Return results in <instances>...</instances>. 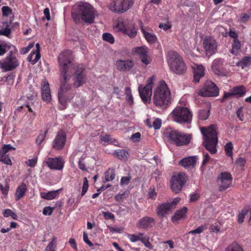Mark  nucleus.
<instances>
[{"label":"nucleus","mask_w":251,"mask_h":251,"mask_svg":"<svg viewBox=\"0 0 251 251\" xmlns=\"http://www.w3.org/2000/svg\"><path fill=\"white\" fill-rule=\"evenodd\" d=\"M72 60V52L70 50L62 51L58 56L60 86L58 92V99L60 104L59 107L60 110L65 109L68 101L73 98L69 96V91L72 89L69 81L72 68L77 64L73 63Z\"/></svg>","instance_id":"1"},{"label":"nucleus","mask_w":251,"mask_h":251,"mask_svg":"<svg viewBox=\"0 0 251 251\" xmlns=\"http://www.w3.org/2000/svg\"><path fill=\"white\" fill-rule=\"evenodd\" d=\"M201 131L203 136V146L211 154L216 153L218 142L216 126L211 125L207 127H201Z\"/></svg>","instance_id":"2"},{"label":"nucleus","mask_w":251,"mask_h":251,"mask_svg":"<svg viewBox=\"0 0 251 251\" xmlns=\"http://www.w3.org/2000/svg\"><path fill=\"white\" fill-rule=\"evenodd\" d=\"M153 102L159 107H166L171 103V92L164 80H161L153 93Z\"/></svg>","instance_id":"3"},{"label":"nucleus","mask_w":251,"mask_h":251,"mask_svg":"<svg viewBox=\"0 0 251 251\" xmlns=\"http://www.w3.org/2000/svg\"><path fill=\"white\" fill-rule=\"evenodd\" d=\"M167 62L171 71L177 75H183L187 67L183 58L175 51L171 50L168 53Z\"/></svg>","instance_id":"4"},{"label":"nucleus","mask_w":251,"mask_h":251,"mask_svg":"<svg viewBox=\"0 0 251 251\" xmlns=\"http://www.w3.org/2000/svg\"><path fill=\"white\" fill-rule=\"evenodd\" d=\"M163 135L171 143L176 146L188 145L191 139V135L179 132L171 127L166 128L164 131Z\"/></svg>","instance_id":"5"},{"label":"nucleus","mask_w":251,"mask_h":251,"mask_svg":"<svg viewBox=\"0 0 251 251\" xmlns=\"http://www.w3.org/2000/svg\"><path fill=\"white\" fill-rule=\"evenodd\" d=\"M72 77V87L78 88L86 82L87 77L85 67L83 64H77L72 68L71 78ZM71 84V83H70Z\"/></svg>","instance_id":"6"},{"label":"nucleus","mask_w":251,"mask_h":251,"mask_svg":"<svg viewBox=\"0 0 251 251\" xmlns=\"http://www.w3.org/2000/svg\"><path fill=\"white\" fill-rule=\"evenodd\" d=\"M171 115L174 121L179 123H190L192 119V114L189 109L184 106H176Z\"/></svg>","instance_id":"7"},{"label":"nucleus","mask_w":251,"mask_h":251,"mask_svg":"<svg viewBox=\"0 0 251 251\" xmlns=\"http://www.w3.org/2000/svg\"><path fill=\"white\" fill-rule=\"evenodd\" d=\"M78 16L84 22L88 24L94 23L95 14L93 8L87 3H81L78 5Z\"/></svg>","instance_id":"8"},{"label":"nucleus","mask_w":251,"mask_h":251,"mask_svg":"<svg viewBox=\"0 0 251 251\" xmlns=\"http://www.w3.org/2000/svg\"><path fill=\"white\" fill-rule=\"evenodd\" d=\"M134 3V0H112L108 6L114 13H123L130 9Z\"/></svg>","instance_id":"9"},{"label":"nucleus","mask_w":251,"mask_h":251,"mask_svg":"<svg viewBox=\"0 0 251 251\" xmlns=\"http://www.w3.org/2000/svg\"><path fill=\"white\" fill-rule=\"evenodd\" d=\"M179 201V199L176 198L171 202L158 204L156 208L157 215L162 218L166 217L176 208V206Z\"/></svg>","instance_id":"10"},{"label":"nucleus","mask_w":251,"mask_h":251,"mask_svg":"<svg viewBox=\"0 0 251 251\" xmlns=\"http://www.w3.org/2000/svg\"><path fill=\"white\" fill-rule=\"evenodd\" d=\"M17 51L16 49L9 51L1 63L0 67L5 71H13L19 65V61L14 55Z\"/></svg>","instance_id":"11"},{"label":"nucleus","mask_w":251,"mask_h":251,"mask_svg":"<svg viewBox=\"0 0 251 251\" xmlns=\"http://www.w3.org/2000/svg\"><path fill=\"white\" fill-rule=\"evenodd\" d=\"M188 179L186 174L183 173H180L176 175L173 176L171 179V186L172 191L176 193L180 192L183 186Z\"/></svg>","instance_id":"12"},{"label":"nucleus","mask_w":251,"mask_h":251,"mask_svg":"<svg viewBox=\"0 0 251 251\" xmlns=\"http://www.w3.org/2000/svg\"><path fill=\"white\" fill-rule=\"evenodd\" d=\"M219 93V90L216 85L211 80H207L199 90L198 94L203 97H216Z\"/></svg>","instance_id":"13"},{"label":"nucleus","mask_w":251,"mask_h":251,"mask_svg":"<svg viewBox=\"0 0 251 251\" xmlns=\"http://www.w3.org/2000/svg\"><path fill=\"white\" fill-rule=\"evenodd\" d=\"M153 85V78L150 77L148 79L147 84L143 88L141 86L139 87L140 96L145 103H150L152 95V88Z\"/></svg>","instance_id":"14"},{"label":"nucleus","mask_w":251,"mask_h":251,"mask_svg":"<svg viewBox=\"0 0 251 251\" xmlns=\"http://www.w3.org/2000/svg\"><path fill=\"white\" fill-rule=\"evenodd\" d=\"M203 47L207 56L215 54L217 50V44L216 40L210 36H206L203 41Z\"/></svg>","instance_id":"15"},{"label":"nucleus","mask_w":251,"mask_h":251,"mask_svg":"<svg viewBox=\"0 0 251 251\" xmlns=\"http://www.w3.org/2000/svg\"><path fill=\"white\" fill-rule=\"evenodd\" d=\"M232 180L231 175L227 172L221 173L217 178V182L219 185V191L226 190L231 185Z\"/></svg>","instance_id":"16"},{"label":"nucleus","mask_w":251,"mask_h":251,"mask_svg":"<svg viewBox=\"0 0 251 251\" xmlns=\"http://www.w3.org/2000/svg\"><path fill=\"white\" fill-rule=\"evenodd\" d=\"M118 31H121L130 38H134L137 34V29L133 24L126 25L123 23H118L115 26Z\"/></svg>","instance_id":"17"},{"label":"nucleus","mask_w":251,"mask_h":251,"mask_svg":"<svg viewBox=\"0 0 251 251\" xmlns=\"http://www.w3.org/2000/svg\"><path fill=\"white\" fill-rule=\"evenodd\" d=\"M127 237L132 242L140 241L149 249L153 248V246L150 242V237L143 233L139 232L137 234H128Z\"/></svg>","instance_id":"18"},{"label":"nucleus","mask_w":251,"mask_h":251,"mask_svg":"<svg viewBox=\"0 0 251 251\" xmlns=\"http://www.w3.org/2000/svg\"><path fill=\"white\" fill-rule=\"evenodd\" d=\"M132 51L139 56L141 62L146 66L151 63V59L148 55V49L145 46L134 48Z\"/></svg>","instance_id":"19"},{"label":"nucleus","mask_w":251,"mask_h":251,"mask_svg":"<svg viewBox=\"0 0 251 251\" xmlns=\"http://www.w3.org/2000/svg\"><path fill=\"white\" fill-rule=\"evenodd\" d=\"M66 134L62 130H60L56 135L52 142V148L56 150L62 149L66 143Z\"/></svg>","instance_id":"20"},{"label":"nucleus","mask_w":251,"mask_h":251,"mask_svg":"<svg viewBox=\"0 0 251 251\" xmlns=\"http://www.w3.org/2000/svg\"><path fill=\"white\" fill-rule=\"evenodd\" d=\"M246 92L245 87L243 85L233 87L230 92H225L221 100L222 102L226 100L231 98L233 96H237L238 97H243Z\"/></svg>","instance_id":"21"},{"label":"nucleus","mask_w":251,"mask_h":251,"mask_svg":"<svg viewBox=\"0 0 251 251\" xmlns=\"http://www.w3.org/2000/svg\"><path fill=\"white\" fill-rule=\"evenodd\" d=\"M46 164L50 169L61 170L64 167V162L61 157H49L46 161Z\"/></svg>","instance_id":"22"},{"label":"nucleus","mask_w":251,"mask_h":251,"mask_svg":"<svg viewBox=\"0 0 251 251\" xmlns=\"http://www.w3.org/2000/svg\"><path fill=\"white\" fill-rule=\"evenodd\" d=\"M211 68L212 71L216 75L219 76L226 75L223 59L220 58L215 59L212 62Z\"/></svg>","instance_id":"23"},{"label":"nucleus","mask_w":251,"mask_h":251,"mask_svg":"<svg viewBox=\"0 0 251 251\" xmlns=\"http://www.w3.org/2000/svg\"><path fill=\"white\" fill-rule=\"evenodd\" d=\"M154 223L155 220L153 218L145 216L139 220L136 226L138 228L147 229L152 227Z\"/></svg>","instance_id":"24"},{"label":"nucleus","mask_w":251,"mask_h":251,"mask_svg":"<svg viewBox=\"0 0 251 251\" xmlns=\"http://www.w3.org/2000/svg\"><path fill=\"white\" fill-rule=\"evenodd\" d=\"M134 63L131 60H118L116 63L117 69L121 71H127L131 70L134 66Z\"/></svg>","instance_id":"25"},{"label":"nucleus","mask_w":251,"mask_h":251,"mask_svg":"<svg viewBox=\"0 0 251 251\" xmlns=\"http://www.w3.org/2000/svg\"><path fill=\"white\" fill-rule=\"evenodd\" d=\"M42 98L43 100L48 103L51 100L50 90L48 81L44 79L41 84Z\"/></svg>","instance_id":"26"},{"label":"nucleus","mask_w":251,"mask_h":251,"mask_svg":"<svg viewBox=\"0 0 251 251\" xmlns=\"http://www.w3.org/2000/svg\"><path fill=\"white\" fill-rule=\"evenodd\" d=\"M140 27L141 31L147 41L151 44L154 43L157 38L156 36L152 32L151 30V29L147 28V30L143 26L142 23H141Z\"/></svg>","instance_id":"27"},{"label":"nucleus","mask_w":251,"mask_h":251,"mask_svg":"<svg viewBox=\"0 0 251 251\" xmlns=\"http://www.w3.org/2000/svg\"><path fill=\"white\" fill-rule=\"evenodd\" d=\"M193 69V81L195 83H199L200 79L205 75V69L202 65L197 64Z\"/></svg>","instance_id":"28"},{"label":"nucleus","mask_w":251,"mask_h":251,"mask_svg":"<svg viewBox=\"0 0 251 251\" xmlns=\"http://www.w3.org/2000/svg\"><path fill=\"white\" fill-rule=\"evenodd\" d=\"M196 159L195 156L184 158L179 162V164L187 169L193 168L196 165Z\"/></svg>","instance_id":"29"},{"label":"nucleus","mask_w":251,"mask_h":251,"mask_svg":"<svg viewBox=\"0 0 251 251\" xmlns=\"http://www.w3.org/2000/svg\"><path fill=\"white\" fill-rule=\"evenodd\" d=\"M27 191V187L26 184L23 182L21 185H20L18 188H17L15 194V199L16 201H19L21 198L24 197L25 194V193Z\"/></svg>","instance_id":"30"},{"label":"nucleus","mask_w":251,"mask_h":251,"mask_svg":"<svg viewBox=\"0 0 251 251\" xmlns=\"http://www.w3.org/2000/svg\"><path fill=\"white\" fill-rule=\"evenodd\" d=\"M187 211L188 209L186 207H183L181 209L177 210L172 218L173 222L175 223L185 218Z\"/></svg>","instance_id":"31"},{"label":"nucleus","mask_w":251,"mask_h":251,"mask_svg":"<svg viewBox=\"0 0 251 251\" xmlns=\"http://www.w3.org/2000/svg\"><path fill=\"white\" fill-rule=\"evenodd\" d=\"M61 190V189H59L56 191H49L47 193L41 192L40 193V196L42 199L47 200H51L58 196Z\"/></svg>","instance_id":"32"},{"label":"nucleus","mask_w":251,"mask_h":251,"mask_svg":"<svg viewBox=\"0 0 251 251\" xmlns=\"http://www.w3.org/2000/svg\"><path fill=\"white\" fill-rule=\"evenodd\" d=\"M15 49V47L9 43H2L0 44V56H2L7 51L13 50Z\"/></svg>","instance_id":"33"},{"label":"nucleus","mask_w":251,"mask_h":251,"mask_svg":"<svg viewBox=\"0 0 251 251\" xmlns=\"http://www.w3.org/2000/svg\"><path fill=\"white\" fill-rule=\"evenodd\" d=\"M241 47V42L238 39L233 40L230 52L234 55H237L240 50Z\"/></svg>","instance_id":"34"},{"label":"nucleus","mask_w":251,"mask_h":251,"mask_svg":"<svg viewBox=\"0 0 251 251\" xmlns=\"http://www.w3.org/2000/svg\"><path fill=\"white\" fill-rule=\"evenodd\" d=\"M225 251H244V250L236 242H233L226 247Z\"/></svg>","instance_id":"35"},{"label":"nucleus","mask_w":251,"mask_h":251,"mask_svg":"<svg viewBox=\"0 0 251 251\" xmlns=\"http://www.w3.org/2000/svg\"><path fill=\"white\" fill-rule=\"evenodd\" d=\"M251 63V57L245 56L236 63V66L244 69Z\"/></svg>","instance_id":"36"},{"label":"nucleus","mask_w":251,"mask_h":251,"mask_svg":"<svg viewBox=\"0 0 251 251\" xmlns=\"http://www.w3.org/2000/svg\"><path fill=\"white\" fill-rule=\"evenodd\" d=\"M115 171L114 168H109L105 173V180L106 181H112L115 177Z\"/></svg>","instance_id":"37"},{"label":"nucleus","mask_w":251,"mask_h":251,"mask_svg":"<svg viewBox=\"0 0 251 251\" xmlns=\"http://www.w3.org/2000/svg\"><path fill=\"white\" fill-rule=\"evenodd\" d=\"M233 145L231 142H227L224 147L226 155L230 157L232 160H233Z\"/></svg>","instance_id":"38"},{"label":"nucleus","mask_w":251,"mask_h":251,"mask_svg":"<svg viewBox=\"0 0 251 251\" xmlns=\"http://www.w3.org/2000/svg\"><path fill=\"white\" fill-rule=\"evenodd\" d=\"M210 115V110L201 109L198 112V118L201 120H205L208 119Z\"/></svg>","instance_id":"39"},{"label":"nucleus","mask_w":251,"mask_h":251,"mask_svg":"<svg viewBox=\"0 0 251 251\" xmlns=\"http://www.w3.org/2000/svg\"><path fill=\"white\" fill-rule=\"evenodd\" d=\"M56 237L53 236L51 241L49 243L46 247L45 251H56L55 249L56 247Z\"/></svg>","instance_id":"40"},{"label":"nucleus","mask_w":251,"mask_h":251,"mask_svg":"<svg viewBox=\"0 0 251 251\" xmlns=\"http://www.w3.org/2000/svg\"><path fill=\"white\" fill-rule=\"evenodd\" d=\"M115 153L118 158L121 160L126 159L128 155V152L124 150L116 151Z\"/></svg>","instance_id":"41"},{"label":"nucleus","mask_w":251,"mask_h":251,"mask_svg":"<svg viewBox=\"0 0 251 251\" xmlns=\"http://www.w3.org/2000/svg\"><path fill=\"white\" fill-rule=\"evenodd\" d=\"M102 39L111 44H114L115 42V39L113 36L109 33H104L102 34Z\"/></svg>","instance_id":"42"},{"label":"nucleus","mask_w":251,"mask_h":251,"mask_svg":"<svg viewBox=\"0 0 251 251\" xmlns=\"http://www.w3.org/2000/svg\"><path fill=\"white\" fill-rule=\"evenodd\" d=\"M48 132V130L47 129L44 133H40L37 136L36 140V143L38 145H40L45 140L46 135Z\"/></svg>","instance_id":"43"},{"label":"nucleus","mask_w":251,"mask_h":251,"mask_svg":"<svg viewBox=\"0 0 251 251\" xmlns=\"http://www.w3.org/2000/svg\"><path fill=\"white\" fill-rule=\"evenodd\" d=\"M131 180V176L128 173L126 176H122L121 178L120 184L121 186L127 185Z\"/></svg>","instance_id":"44"},{"label":"nucleus","mask_w":251,"mask_h":251,"mask_svg":"<svg viewBox=\"0 0 251 251\" xmlns=\"http://www.w3.org/2000/svg\"><path fill=\"white\" fill-rule=\"evenodd\" d=\"M15 148L11 145H4L0 150V155H6V153L11 150H15Z\"/></svg>","instance_id":"45"},{"label":"nucleus","mask_w":251,"mask_h":251,"mask_svg":"<svg viewBox=\"0 0 251 251\" xmlns=\"http://www.w3.org/2000/svg\"><path fill=\"white\" fill-rule=\"evenodd\" d=\"M126 100L130 105L133 103V98L130 88L126 87L125 89Z\"/></svg>","instance_id":"46"},{"label":"nucleus","mask_w":251,"mask_h":251,"mask_svg":"<svg viewBox=\"0 0 251 251\" xmlns=\"http://www.w3.org/2000/svg\"><path fill=\"white\" fill-rule=\"evenodd\" d=\"M36 50H34V51H35L36 55L35 56V58L33 59V61H32V64H35L37 61L40 59L41 57V54L40 53V44L39 43H37L36 44Z\"/></svg>","instance_id":"47"},{"label":"nucleus","mask_w":251,"mask_h":251,"mask_svg":"<svg viewBox=\"0 0 251 251\" xmlns=\"http://www.w3.org/2000/svg\"><path fill=\"white\" fill-rule=\"evenodd\" d=\"M0 162L6 165H12V161L8 155H0Z\"/></svg>","instance_id":"48"},{"label":"nucleus","mask_w":251,"mask_h":251,"mask_svg":"<svg viewBox=\"0 0 251 251\" xmlns=\"http://www.w3.org/2000/svg\"><path fill=\"white\" fill-rule=\"evenodd\" d=\"M85 158V156L82 155L79 160L78 164V168L81 170L83 171H87V168L85 166V162L84 161Z\"/></svg>","instance_id":"49"},{"label":"nucleus","mask_w":251,"mask_h":251,"mask_svg":"<svg viewBox=\"0 0 251 251\" xmlns=\"http://www.w3.org/2000/svg\"><path fill=\"white\" fill-rule=\"evenodd\" d=\"M206 229L205 225L201 226L195 229L191 230L189 233L191 234H200L204 230Z\"/></svg>","instance_id":"50"},{"label":"nucleus","mask_w":251,"mask_h":251,"mask_svg":"<svg viewBox=\"0 0 251 251\" xmlns=\"http://www.w3.org/2000/svg\"><path fill=\"white\" fill-rule=\"evenodd\" d=\"M1 11L3 16L6 17L9 16L12 13L11 8L7 6H3L1 8Z\"/></svg>","instance_id":"51"},{"label":"nucleus","mask_w":251,"mask_h":251,"mask_svg":"<svg viewBox=\"0 0 251 251\" xmlns=\"http://www.w3.org/2000/svg\"><path fill=\"white\" fill-rule=\"evenodd\" d=\"M102 214L104 217L105 220H111L112 221H115L114 215L110 212H104L102 211Z\"/></svg>","instance_id":"52"},{"label":"nucleus","mask_w":251,"mask_h":251,"mask_svg":"<svg viewBox=\"0 0 251 251\" xmlns=\"http://www.w3.org/2000/svg\"><path fill=\"white\" fill-rule=\"evenodd\" d=\"M89 185H88V181L86 177L84 178L83 180V185L82 187V189L81 193V196H83L86 192L87 191V190L88 189Z\"/></svg>","instance_id":"53"},{"label":"nucleus","mask_w":251,"mask_h":251,"mask_svg":"<svg viewBox=\"0 0 251 251\" xmlns=\"http://www.w3.org/2000/svg\"><path fill=\"white\" fill-rule=\"evenodd\" d=\"M246 163V159L243 157H239L235 161V164L241 167H244Z\"/></svg>","instance_id":"54"},{"label":"nucleus","mask_w":251,"mask_h":251,"mask_svg":"<svg viewBox=\"0 0 251 251\" xmlns=\"http://www.w3.org/2000/svg\"><path fill=\"white\" fill-rule=\"evenodd\" d=\"M54 207L50 206L45 207L43 210V214L44 215H51L53 212Z\"/></svg>","instance_id":"55"},{"label":"nucleus","mask_w":251,"mask_h":251,"mask_svg":"<svg viewBox=\"0 0 251 251\" xmlns=\"http://www.w3.org/2000/svg\"><path fill=\"white\" fill-rule=\"evenodd\" d=\"M247 214L246 210H242L238 215V222L240 224L244 222L246 215Z\"/></svg>","instance_id":"56"},{"label":"nucleus","mask_w":251,"mask_h":251,"mask_svg":"<svg viewBox=\"0 0 251 251\" xmlns=\"http://www.w3.org/2000/svg\"><path fill=\"white\" fill-rule=\"evenodd\" d=\"M8 26L9 25H7L5 28L0 30V35L8 36L11 32V29L8 27Z\"/></svg>","instance_id":"57"},{"label":"nucleus","mask_w":251,"mask_h":251,"mask_svg":"<svg viewBox=\"0 0 251 251\" xmlns=\"http://www.w3.org/2000/svg\"><path fill=\"white\" fill-rule=\"evenodd\" d=\"M161 126V121L157 118L153 122L152 126L155 129H159Z\"/></svg>","instance_id":"58"},{"label":"nucleus","mask_w":251,"mask_h":251,"mask_svg":"<svg viewBox=\"0 0 251 251\" xmlns=\"http://www.w3.org/2000/svg\"><path fill=\"white\" fill-rule=\"evenodd\" d=\"M236 115L237 117L239 119V120L241 121L244 120V114H243V108L240 107L236 112Z\"/></svg>","instance_id":"59"},{"label":"nucleus","mask_w":251,"mask_h":251,"mask_svg":"<svg viewBox=\"0 0 251 251\" xmlns=\"http://www.w3.org/2000/svg\"><path fill=\"white\" fill-rule=\"evenodd\" d=\"M37 162V159L34 158L28 160V161L26 162V164L28 166H30L31 167H34L36 165Z\"/></svg>","instance_id":"60"},{"label":"nucleus","mask_w":251,"mask_h":251,"mask_svg":"<svg viewBox=\"0 0 251 251\" xmlns=\"http://www.w3.org/2000/svg\"><path fill=\"white\" fill-rule=\"evenodd\" d=\"M9 189V186L8 185H6L5 187H3V185L0 183V190L2 194L3 195H7Z\"/></svg>","instance_id":"61"},{"label":"nucleus","mask_w":251,"mask_h":251,"mask_svg":"<svg viewBox=\"0 0 251 251\" xmlns=\"http://www.w3.org/2000/svg\"><path fill=\"white\" fill-rule=\"evenodd\" d=\"M34 47L33 43H30L26 47L23 48L22 52L23 54L27 53Z\"/></svg>","instance_id":"62"},{"label":"nucleus","mask_w":251,"mask_h":251,"mask_svg":"<svg viewBox=\"0 0 251 251\" xmlns=\"http://www.w3.org/2000/svg\"><path fill=\"white\" fill-rule=\"evenodd\" d=\"M69 243L73 249H74L75 250H77L76 243L75 239L70 238L69 240Z\"/></svg>","instance_id":"63"},{"label":"nucleus","mask_w":251,"mask_h":251,"mask_svg":"<svg viewBox=\"0 0 251 251\" xmlns=\"http://www.w3.org/2000/svg\"><path fill=\"white\" fill-rule=\"evenodd\" d=\"M228 35L232 38L233 40L238 39V35L235 31L230 30L228 33Z\"/></svg>","instance_id":"64"}]
</instances>
